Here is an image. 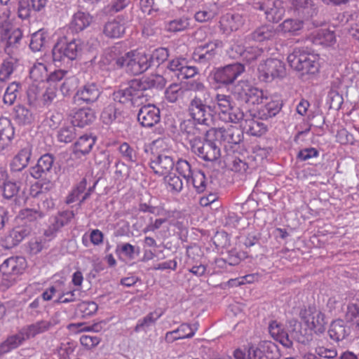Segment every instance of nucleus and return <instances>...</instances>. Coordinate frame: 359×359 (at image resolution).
<instances>
[{"mask_svg":"<svg viewBox=\"0 0 359 359\" xmlns=\"http://www.w3.org/2000/svg\"><path fill=\"white\" fill-rule=\"evenodd\" d=\"M166 83L164 77L159 74H151L140 79H133L129 81L128 86L119 89L113 93L115 102L130 106L143 104L147 101L149 96L146 93L152 88H163Z\"/></svg>","mask_w":359,"mask_h":359,"instance_id":"1","label":"nucleus"},{"mask_svg":"<svg viewBox=\"0 0 359 359\" xmlns=\"http://www.w3.org/2000/svg\"><path fill=\"white\" fill-rule=\"evenodd\" d=\"M213 102L210 93L191 96L187 108L189 116L201 126H209L212 121Z\"/></svg>","mask_w":359,"mask_h":359,"instance_id":"2","label":"nucleus"},{"mask_svg":"<svg viewBox=\"0 0 359 359\" xmlns=\"http://www.w3.org/2000/svg\"><path fill=\"white\" fill-rule=\"evenodd\" d=\"M83 50L82 42L80 39L67 41V38L57 40L52 49L53 62L55 66H68L76 60Z\"/></svg>","mask_w":359,"mask_h":359,"instance_id":"3","label":"nucleus"},{"mask_svg":"<svg viewBox=\"0 0 359 359\" xmlns=\"http://www.w3.org/2000/svg\"><path fill=\"white\" fill-rule=\"evenodd\" d=\"M290 66L304 74H315L319 71L318 56L308 52L303 48H296L287 56Z\"/></svg>","mask_w":359,"mask_h":359,"instance_id":"4","label":"nucleus"},{"mask_svg":"<svg viewBox=\"0 0 359 359\" xmlns=\"http://www.w3.org/2000/svg\"><path fill=\"white\" fill-rule=\"evenodd\" d=\"M209 130L205 132V137L203 140L194 139L190 140L191 151L205 161H215L220 155V148L217 145L215 135L208 136Z\"/></svg>","mask_w":359,"mask_h":359,"instance_id":"5","label":"nucleus"},{"mask_svg":"<svg viewBox=\"0 0 359 359\" xmlns=\"http://www.w3.org/2000/svg\"><path fill=\"white\" fill-rule=\"evenodd\" d=\"M116 64L118 67H125L127 72L133 75L140 74L151 67L147 55L135 53H127L118 57Z\"/></svg>","mask_w":359,"mask_h":359,"instance_id":"6","label":"nucleus"},{"mask_svg":"<svg viewBox=\"0 0 359 359\" xmlns=\"http://www.w3.org/2000/svg\"><path fill=\"white\" fill-rule=\"evenodd\" d=\"M244 71V65L236 62L214 69L211 76L219 86H227L232 84Z\"/></svg>","mask_w":359,"mask_h":359,"instance_id":"7","label":"nucleus"},{"mask_svg":"<svg viewBox=\"0 0 359 359\" xmlns=\"http://www.w3.org/2000/svg\"><path fill=\"white\" fill-rule=\"evenodd\" d=\"M258 71L259 79L265 82L283 79L287 74L285 63L276 58H269L261 63Z\"/></svg>","mask_w":359,"mask_h":359,"instance_id":"8","label":"nucleus"},{"mask_svg":"<svg viewBox=\"0 0 359 359\" xmlns=\"http://www.w3.org/2000/svg\"><path fill=\"white\" fill-rule=\"evenodd\" d=\"M222 46L223 43L219 39H215L199 45L194 48L192 53V59L195 62L208 67L217 56V49L221 48Z\"/></svg>","mask_w":359,"mask_h":359,"instance_id":"9","label":"nucleus"},{"mask_svg":"<svg viewBox=\"0 0 359 359\" xmlns=\"http://www.w3.org/2000/svg\"><path fill=\"white\" fill-rule=\"evenodd\" d=\"M60 315L55 313L48 320H41L24 327L20 331V334L24 337V340L34 338L36 335L43 334L51 330L56 325H59L60 320Z\"/></svg>","mask_w":359,"mask_h":359,"instance_id":"10","label":"nucleus"},{"mask_svg":"<svg viewBox=\"0 0 359 359\" xmlns=\"http://www.w3.org/2000/svg\"><path fill=\"white\" fill-rule=\"evenodd\" d=\"M300 316L303 320L304 325L316 334H320L325 331L326 322L324 314L319 310L309 307L302 311Z\"/></svg>","mask_w":359,"mask_h":359,"instance_id":"11","label":"nucleus"},{"mask_svg":"<svg viewBox=\"0 0 359 359\" xmlns=\"http://www.w3.org/2000/svg\"><path fill=\"white\" fill-rule=\"evenodd\" d=\"M215 137L217 141L222 142L225 147L231 144H238L243 139V132L236 126H230L226 128H212L209 129L208 136Z\"/></svg>","mask_w":359,"mask_h":359,"instance_id":"12","label":"nucleus"},{"mask_svg":"<svg viewBox=\"0 0 359 359\" xmlns=\"http://www.w3.org/2000/svg\"><path fill=\"white\" fill-rule=\"evenodd\" d=\"M234 94L238 100L250 104H261L264 99H266L263 90L253 87L246 82L239 83L235 88Z\"/></svg>","mask_w":359,"mask_h":359,"instance_id":"13","label":"nucleus"},{"mask_svg":"<svg viewBox=\"0 0 359 359\" xmlns=\"http://www.w3.org/2000/svg\"><path fill=\"white\" fill-rule=\"evenodd\" d=\"M289 9L293 15L302 20H309L318 13L313 0H288Z\"/></svg>","mask_w":359,"mask_h":359,"instance_id":"14","label":"nucleus"},{"mask_svg":"<svg viewBox=\"0 0 359 359\" xmlns=\"http://www.w3.org/2000/svg\"><path fill=\"white\" fill-rule=\"evenodd\" d=\"M34 224H22L15 226L5 236V247L8 249L19 245L25 238L34 232Z\"/></svg>","mask_w":359,"mask_h":359,"instance_id":"15","label":"nucleus"},{"mask_svg":"<svg viewBox=\"0 0 359 359\" xmlns=\"http://www.w3.org/2000/svg\"><path fill=\"white\" fill-rule=\"evenodd\" d=\"M101 95V90L95 83H86L81 87L74 96L75 102L91 104L95 102Z\"/></svg>","mask_w":359,"mask_h":359,"instance_id":"16","label":"nucleus"},{"mask_svg":"<svg viewBox=\"0 0 359 359\" xmlns=\"http://www.w3.org/2000/svg\"><path fill=\"white\" fill-rule=\"evenodd\" d=\"M55 158L53 154H45L38 160L35 166L30 169V175L35 179L46 177L53 173Z\"/></svg>","mask_w":359,"mask_h":359,"instance_id":"17","label":"nucleus"},{"mask_svg":"<svg viewBox=\"0 0 359 359\" xmlns=\"http://www.w3.org/2000/svg\"><path fill=\"white\" fill-rule=\"evenodd\" d=\"M160 109L155 105H144L139 110L137 120L142 126L151 128L160 121Z\"/></svg>","mask_w":359,"mask_h":359,"instance_id":"18","label":"nucleus"},{"mask_svg":"<svg viewBox=\"0 0 359 359\" xmlns=\"http://www.w3.org/2000/svg\"><path fill=\"white\" fill-rule=\"evenodd\" d=\"M175 166L174 158L166 154L154 155L151 158L150 168L158 175L170 173Z\"/></svg>","mask_w":359,"mask_h":359,"instance_id":"19","label":"nucleus"},{"mask_svg":"<svg viewBox=\"0 0 359 359\" xmlns=\"http://www.w3.org/2000/svg\"><path fill=\"white\" fill-rule=\"evenodd\" d=\"M26 266L25 259L22 257H11L0 265V272L4 276L18 275Z\"/></svg>","mask_w":359,"mask_h":359,"instance_id":"20","label":"nucleus"},{"mask_svg":"<svg viewBox=\"0 0 359 359\" xmlns=\"http://www.w3.org/2000/svg\"><path fill=\"white\" fill-rule=\"evenodd\" d=\"M243 128L250 135L260 137L267 131L266 126L257 118L255 114H252L250 111H247L245 118L242 123Z\"/></svg>","mask_w":359,"mask_h":359,"instance_id":"21","label":"nucleus"},{"mask_svg":"<svg viewBox=\"0 0 359 359\" xmlns=\"http://www.w3.org/2000/svg\"><path fill=\"white\" fill-rule=\"evenodd\" d=\"M22 36V31L20 28L7 30L1 39L4 44L5 53L11 56L14 54L20 46Z\"/></svg>","mask_w":359,"mask_h":359,"instance_id":"22","label":"nucleus"},{"mask_svg":"<svg viewBox=\"0 0 359 359\" xmlns=\"http://www.w3.org/2000/svg\"><path fill=\"white\" fill-rule=\"evenodd\" d=\"M245 22L243 15L239 13H226L219 21L220 28L225 34H229L237 31L241 28Z\"/></svg>","mask_w":359,"mask_h":359,"instance_id":"23","label":"nucleus"},{"mask_svg":"<svg viewBox=\"0 0 359 359\" xmlns=\"http://www.w3.org/2000/svg\"><path fill=\"white\" fill-rule=\"evenodd\" d=\"M126 20L122 15H118L112 20L107 22L103 27L104 34L109 38L121 37L126 30Z\"/></svg>","mask_w":359,"mask_h":359,"instance_id":"24","label":"nucleus"},{"mask_svg":"<svg viewBox=\"0 0 359 359\" xmlns=\"http://www.w3.org/2000/svg\"><path fill=\"white\" fill-rule=\"evenodd\" d=\"M74 217L72 211L62 212L52 218L50 224L45 231L44 235L46 237L53 238L55 233L64 226L67 225Z\"/></svg>","mask_w":359,"mask_h":359,"instance_id":"25","label":"nucleus"},{"mask_svg":"<svg viewBox=\"0 0 359 359\" xmlns=\"http://www.w3.org/2000/svg\"><path fill=\"white\" fill-rule=\"evenodd\" d=\"M32 151V147L29 144H27L25 147L21 149L11 162L10 166L11 171L20 172L26 168L30 160Z\"/></svg>","mask_w":359,"mask_h":359,"instance_id":"26","label":"nucleus"},{"mask_svg":"<svg viewBox=\"0 0 359 359\" xmlns=\"http://www.w3.org/2000/svg\"><path fill=\"white\" fill-rule=\"evenodd\" d=\"M350 333V327L347 326L345 322L341 319L334 320L331 323L328 330L330 337L335 341L344 340Z\"/></svg>","mask_w":359,"mask_h":359,"instance_id":"27","label":"nucleus"},{"mask_svg":"<svg viewBox=\"0 0 359 359\" xmlns=\"http://www.w3.org/2000/svg\"><path fill=\"white\" fill-rule=\"evenodd\" d=\"M269 331L271 337L283 346L286 348L292 347V341L289 339L288 334L283 325L276 320L272 321L269 325Z\"/></svg>","mask_w":359,"mask_h":359,"instance_id":"28","label":"nucleus"},{"mask_svg":"<svg viewBox=\"0 0 359 359\" xmlns=\"http://www.w3.org/2000/svg\"><path fill=\"white\" fill-rule=\"evenodd\" d=\"M292 323L294 328L291 332L292 337L300 344H309L313 340V332L297 320L290 321L291 324Z\"/></svg>","mask_w":359,"mask_h":359,"instance_id":"29","label":"nucleus"},{"mask_svg":"<svg viewBox=\"0 0 359 359\" xmlns=\"http://www.w3.org/2000/svg\"><path fill=\"white\" fill-rule=\"evenodd\" d=\"M95 118V112L91 109L81 108L74 113L71 122L76 126L83 128L92 123Z\"/></svg>","mask_w":359,"mask_h":359,"instance_id":"30","label":"nucleus"},{"mask_svg":"<svg viewBox=\"0 0 359 359\" xmlns=\"http://www.w3.org/2000/svg\"><path fill=\"white\" fill-rule=\"evenodd\" d=\"M275 35V32L271 26L262 25L256 28L252 32L248 34L245 39L248 41L262 42L269 40Z\"/></svg>","mask_w":359,"mask_h":359,"instance_id":"31","label":"nucleus"},{"mask_svg":"<svg viewBox=\"0 0 359 359\" xmlns=\"http://www.w3.org/2000/svg\"><path fill=\"white\" fill-rule=\"evenodd\" d=\"M92 20L93 18L88 13L78 11L72 17L70 29L76 32L83 31L90 25Z\"/></svg>","mask_w":359,"mask_h":359,"instance_id":"32","label":"nucleus"},{"mask_svg":"<svg viewBox=\"0 0 359 359\" xmlns=\"http://www.w3.org/2000/svg\"><path fill=\"white\" fill-rule=\"evenodd\" d=\"M95 137L92 135H83L81 136L74 144V154L83 156L89 154L95 143Z\"/></svg>","mask_w":359,"mask_h":359,"instance_id":"33","label":"nucleus"},{"mask_svg":"<svg viewBox=\"0 0 359 359\" xmlns=\"http://www.w3.org/2000/svg\"><path fill=\"white\" fill-rule=\"evenodd\" d=\"M14 137V128L8 119L0 121V151L6 148Z\"/></svg>","mask_w":359,"mask_h":359,"instance_id":"34","label":"nucleus"},{"mask_svg":"<svg viewBox=\"0 0 359 359\" xmlns=\"http://www.w3.org/2000/svg\"><path fill=\"white\" fill-rule=\"evenodd\" d=\"M247 111L244 112L240 107L232 105L231 109L226 110L224 113H219V118L226 123H233L241 124L245 118Z\"/></svg>","mask_w":359,"mask_h":359,"instance_id":"35","label":"nucleus"},{"mask_svg":"<svg viewBox=\"0 0 359 359\" xmlns=\"http://www.w3.org/2000/svg\"><path fill=\"white\" fill-rule=\"evenodd\" d=\"M78 130L76 126L72 123L64 124L57 133V140L60 142L70 143L78 136Z\"/></svg>","mask_w":359,"mask_h":359,"instance_id":"36","label":"nucleus"},{"mask_svg":"<svg viewBox=\"0 0 359 359\" xmlns=\"http://www.w3.org/2000/svg\"><path fill=\"white\" fill-rule=\"evenodd\" d=\"M13 118L19 125H28L33 122L34 116L32 111L23 105H17L13 109Z\"/></svg>","mask_w":359,"mask_h":359,"instance_id":"37","label":"nucleus"},{"mask_svg":"<svg viewBox=\"0 0 359 359\" xmlns=\"http://www.w3.org/2000/svg\"><path fill=\"white\" fill-rule=\"evenodd\" d=\"M24 341V337L20 332L16 334L9 336L4 341L0 344V356L18 348Z\"/></svg>","mask_w":359,"mask_h":359,"instance_id":"38","label":"nucleus"},{"mask_svg":"<svg viewBox=\"0 0 359 359\" xmlns=\"http://www.w3.org/2000/svg\"><path fill=\"white\" fill-rule=\"evenodd\" d=\"M283 106L280 100H271L259 110V115L262 119H268L279 113Z\"/></svg>","mask_w":359,"mask_h":359,"instance_id":"39","label":"nucleus"},{"mask_svg":"<svg viewBox=\"0 0 359 359\" xmlns=\"http://www.w3.org/2000/svg\"><path fill=\"white\" fill-rule=\"evenodd\" d=\"M48 41V34L43 29H39L31 36L29 48L34 52L40 51Z\"/></svg>","mask_w":359,"mask_h":359,"instance_id":"40","label":"nucleus"},{"mask_svg":"<svg viewBox=\"0 0 359 359\" xmlns=\"http://www.w3.org/2000/svg\"><path fill=\"white\" fill-rule=\"evenodd\" d=\"M48 69L42 62H36L29 70V77L35 83H41L46 81Z\"/></svg>","mask_w":359,"mask_h":359,"instance_id":"41","label":"nucleus"},{"mask_svg":"<svg viewBox=\"0 0 359 359\" xmlns=\"http://www.w3.org/2000/svg\"><path fill=\"white\" fill-rule=\"evenodd\" d=\"M198 123L193 119L184 121L181 126V130L186 134L188 138L191 140L201 139V135L203 132L199 128Z\"/></svg>","mask_w":359,"mask_h":359,"instance_id":"42","label":"nucleus"},{"mask_svg":"<svg viewBox=\"0 0 359 359\" xmlns=\"http://www.w3.org/2000/svg\"><path fill=\"white\" fill-rule=\"evenodd\" d=\"M304 20L288 18L285 20L280 25V30L283 33L295 35L303 28Z\"/></svg>","mask_w":359,"mask_h":359,"instance_id":"43","label":"nucleus"},{"mask_svg":"<svg viewBox=\"0 0 359 359\" xmlns=\"http://www.w3.org/2000/svg\"><path fill=\"white\" fill-rule=\"evenodd\" d=\"M123 118L122 112L114 104H109L104 107L102 114L101 119L104 124H111L113 121H118Z\"/></svg>","mask_w":359,"mask_h":359,"instance_id":"44","label":"nucleus"},{"mask_svg":"<svg viewBox=\"0 0 359 359\" xmlns=\"http://www.w3.org/2000/svg\"><path fill=\"white\" fill-rule=\"evenodd\" d=\"M187 93L178 83L170 84L165 90V98L170 103H175L180 98L182 97Z\"/></svg>","mask_w":359,"mask_h":359,"instance_id":"45","label":"nucleus"},{"mask_svg":"<svg viewBox=\"0 0 359 359\" xmlns=\"http://www.w3.org/2000/svg\"><path fill=\"white\" fill-rule=\"evenodd\" d=\"M191 19L188 17H180L169 21L166 24V30L170 32H182L191 27Z\"/></svg>","mask_w":359,"mask_h":359,"instance_id":"46","label":"nucleus"},{"mask_svg":"<svg viewBox=\"0 0 359 359\" xmlns=\"http://www.w3.org/2000/svg\"><path fill=\"white\" fill-rule=\"evenodd\" d=\"M189 183L192 184L196 192L202 193L205 191L209 181L206 178L203 172L201 170H196L190 177Z\"/></svg>","mask_w":359,"mask_h":359,"instance_id":"47","label":"nucleus"},{"mask_svg":"<svg viewBox=\"0 0 359 359\" xmlns=\"http://www.w3.org/2000/svg\"><path fill=\"white\" fill-rule=\"evenodd\" d=\"M162 313H157L156 311L150 312L143 318L140 319L137 321L136 326L134 328V331L139 332L142 330L146 331L147 328L154 325L156 320L161 318Z\"/></svg>","mask_w":359,"mask_h":359,"instance_id":"48","label":"nucleus"},{"mask_svg":"<svg viewBox=\"0 0 359 359\" xmlns=\"http://www.w3.org/2000/svg\"><path fill=\"white\" fill-rule=\"evenodd\" d=\"M189 323H182L180 326L175 330L167 332L165 335V341L168 344L173 343L178 339H189L187 337Z\"/></svg>","mask_w":359,"mask_h":359,"instance_id":"49","label":"nucleus"},{"mask_svg":"<svg viewBox=\"0 0 359 359\" xmlns=\"http://www.w3.org/2000/svg\"><path fill=\"white\" fill-rule=\"evenodd\" d=\"M314 42L326 46H331L335 42V34L327 29H320L314 36Z\"/></svg>","mask_w":359,"mask_h":359,"instance_id":"50","label":"nucleus"},{"mask_svg":"<svg viewBox=\"0 0 359 359\" xmlns=\"http://www.w3.org/2000/svg\"><path fill=\"white\" fill-rule=\"evenodd\" d=\"M264 353V357L266 359H280L281 353L280 349L275 343L271 341H264L260 344Z\"/></svg>","mask_w":359,"mask_h":359,"instance_id":"51","label":"nucleus"},{"mask_svg":"<svg viewBox=\"0 0 359 359\" xmlns=\"http://www.w3.org/2000/svg\"><path fill=\"white\" fill-rule=\"evenodd\" d=\"M20 215L23 224H34V230L36 228V222L43 218L35 208H25L20 211Z\"/></svg>","mask_w":359,"mask_h":359,"instance_id":"52","label":"nucleus"},{"mask_svg":"<svg viewBox=\"0 0 359 359\" xmlns=\"http://www.w3.org/2000/svg\"><path fill=\"white\" fill-rule=\"evenodd\" d=\"M269 6L267 11H265V17L269 22H279L284 14L283 8H278L274 1H269Z\"/></svg>","mask_w":359,"mask_h":359,"instance_id":"53","label":"nucleus"},{"mask_svg":"<svg viewBox=\"0 0 359 359\" xmlns=\"http://www.w3.org/2000/svg\"><path fill=\"white\" fill-rule=\"evenodd\" d=\"M118 151L122 158L127 162L137 163L138 160L137 151L128 143H122L118 147Z\"/></svg>","mask_w":359,"mask_h":359,"instance_id":"54","label":"nucleus"},{"mask_svg":"<svg viewBox=\"0 0 359 359\" xmlns=\"http://www.w3.org/2000/svg\"><path fill=\"white\" fill-rule=\"evenodd\" d=\"M20 86V83L16 81L9 84L4 95L3 101L4 104L12 105L15 102Z\"/></svg>","mask_w":359,"mask_h":359,"instance_id":"55","label":"nucleus"},{"mask_svg":"<svg viewBox=\"0 0 359 359\" xmlns=\"http://www.w3.org/2000/svg\"><path fill=\"white\" fill-rule=\"evenodd\" d=\"M175 168L179 175L184 177L187 183H189L190 177L195 172V170L191 169L190 163L186 160L179 159L175 164Z\"/></svg>","mask_w":359,"mask_h":359,"instance_id":"56","label":"nucleus"},{"mask_svg":"<svg viewBox=\"0 0 359 359\" xmlns=\"http://www.w3.org/2000/svg\"><path fill=\"white\" fill-rule=\"evenodd\" d=\"M151 65L158 66L167 60L169 57L168 49L166 48H158L155 49L151 55H147Z\"/></svg>","mask_w":359,"mask_h":359,"instance_id":"57","label":"nucleus"},{"mask_svg":"<svg viewBox=\"0 0 359 359\" xmlns=\"http://www.w3.org/2000/svg\"><path fill=\"white\" fill-rule=\"evenodd\" d=\"M245 48L241 40L233 39L230 41V46L226 50V53L231 58L237 59L243 56Z\"/></svg>","mask_w":359,"mask_h":359,"instance_id":"58","label":"nucleus"},{"mask_svg":"<svg viewBox=\"0 0 359 359\" xmlns=\"http://www.w3.org/2000/svg\"><path fill=\"white\" fill-rule=\"evenodd\" d=\"M53 188V183L50 180L43 182H37L34 187L31 189V195L34 198H40L44 195H48L47 192Z\"/></svg>","mask_w":359,"mask_h":359,"instance_id":"59","label":"nucleus"},{"mask_svg":"<svg viewBox=\"0 0 359 359\" xmlns=\"http://www.w3.org/2000/svg\"><path fill=\"white\" fill-rule=\"evenodd\" d=\"M20 182H11L8 180L5 182L1 191L5 198L11 199L16 196L20 190Z\"/></svg>","mask_w":359,"mask_h":359,"instance_id":"60","label":"nucleus"},{"mask_svg":"<svg viewBox=\"0 0 359 359\" xmlns=\"http://www.w3.org/2000/svg\"><path fill=\"white\" fill-rule=\"evenodd\" d=\"M32 11V3L29 0H18V18L22 20L29 19Z\"/></svg>","mask_w":359,"mask_h":359,"instance_id":"61","label":"nucleus"},{"mask_svg":"<svg viewBox=\"0 0 359 359\" xmlns=\"http://www.w3.org/2000/svg\"><path fill=\"white\" fill-rule=\"evenodd\" d=\"M37 202V208H35L40 215L44 217L48 212L53 208L54 203L48 195H44L40 198H36Z\"/></svg>","mask_w":359,"mask_h":359,"instance_id":"62","label":"nucleus"},{"mask_svg":"<svg viewBox=\"0 0 359 359\" xmlns=\"http://www.w3.org/2000/svg\"><path fill=\"white\" fill-rule=\"evenodd\" d=\"M98 309L97 304L94 302H82L77 306V311L83 318L94 315Z\"/></svg>","mask_w":359,"mask_h":359,"instance_id":"63","label":"nucleus"},{"mask_svg":"<svg viewBox=\"0 0 359 359\" xmlns=\"http://www.w3.org/2000/svg\"><path fill=\"white\" fill-rule=\"evenodd\" d=\"M346 322L355 325L359 328V308L356 304H351L347 307V311L345 315Z\"/></svg>","mask_w":359,"mask_h":359,"instance_id":"64","label":"nucleus"}]
</instances>
